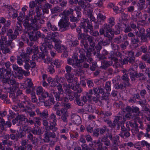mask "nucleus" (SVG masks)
Masks as SVG:
<instances>
[{"label": "nucleus", "instance_id": "1", "mask_svg": "<svg viewBox=\"0 0 150 150\" xmlns=\"http://www.w3.org/2000/svg\"><path fill=\"white\" fill-rule=\"evenodd\" d=\"M93 59L90 57L88 59L86 57L85 55L83 54H80L79 58H78V63L81 65L82 67H79V70L83 69L84 68H87L89 67V64L86 63V62L90 63L92 62Z\"/></svg>", "mask_w": 150, "mask_h": 150}, {"label": "nucleus", "instance_id": "2", "mask_svg": "<svg viewBox=\"0 0 150 150\" xmlns=\"http://www.w3.org/2000/svg\"><path fill=\"white\" fill-rule=\"evenodd\" d=\"M11 72L4 68H0V77L2 79L1 81L3 83H7L10 86L9 81L10 79Z\"/></svg>", "mask_w": 150, "mask_h": 150}, {"label": "nucleus", "instance_id": "3", "mask_svg": "<svg viewBox=\"0 0 150 150\" xmlns=\"http://www.w3.org/2000/svg\"><path fill=\"white\" fill-rule=\"evenodd\" d=\"M25 31V33L29 35V39L31 41H35L39 38H44L45 37V35L42 34L39 31L33 32V31Z\"/></svg>", "mask_w": 150, "mask_h": 150}, {"label": "nucleus", "instance_id": "4", "mask_svg": "<svg viewBox=\"0 0 150 150\" xmlns=\"http://www.w3.org/2000/svg\"><path fill=\"white\" fill-rule=\"evenodd\" d=\"M39 23H36L35 24H32L31 23L32 25L31 24L28 22V20H24L23 21V25L25 27V30H27L28 31H32L33 32H36L38 30L39 28Z\"/></svg>", "mask_w": 150, "mask_h": 150}, {"label": "nucleus", "instance_id": "5", "mask_svg": "<svg viewBox=\"0 0 150 150\" xmlns=\"http://www.w3.org/2000/svg\"><path fill=\"white\" fill-rule=\"evenodd\" d=\"M78 54L77 53H74L73 54L72 58H69L67 60V63L68 64L72 65L74 67H77L79 69V67H82L81 65L78 63Z\"/></svg>", "mask_w": 150, "mask_h": 150}, {"label": "nucleus", "instance_id": "6", "mask_svg": "<svg viewBox=\"0 0 150 150\" xmlns=\"http://www.w3.org/2000/svg\"><path fill=\"white\" fill-rule=\"evenodd\" d=\"M117 136V135L115 134H113L112 132L108 133V135H104L102 137L101 142L104 143V145L110 146L111 143L110 140L108 139V138L110 139V140H111L113 138Z\"/></svg>", "mask_w": 150, "mask_h": 150}, {"label": "nucleus", "instance_id": "7", "mask_svg": "<svg viewBox=\"0 0 150 150\" xmlns=\"http://www.w3.org/2000/svg\"><path fill=\"white\" fill-rule=\"evenodd\" d=\"M13 68L15 71V77L19 79H22L23 78V70L21 68L18 67L16 64H13Z\"/></svg>", "mask_w": 150, "mask_h": 150}, {"label": "nucleus", "instance_id": "8", "mask_svg": "<svg viewBox=\"0 0 150 150\" xmlns=\"http://www.w3.org/2000/svg\"><path fill=\"white\" fill-rule=\"evenodd\" d=\"M68 17L62 18L58 23V25L61 28H64L65 30H67L70 24V23L68 21Z\"/></svg>", "mask_w": 150, "mask_h": 150}, {"label": "nucleus", "instance_id": "9", "mask_svg": "<svg viewBox=\"0 0 150 150\" xmlns=\"http://www.w3.org/2000/svg\"><path fill=\"white\" fill-rule=\"evenodd\" d=\"M35 13V12L32 11H30L28 15L27 16L26 19L24 20H28V22H29V21L30 20L32 24L38 23V17L35 16H34V17H33V16L34 15Z\"/></svg>", "mask_w": 150, "mask_h": 150}, {"label": "nucleus", "instance_id": "10", "mask_svg": "<svg viewBox=\"0 0 150 150\" xmlns=\"http://www.w3.org/2000/svg\"><path fill=\"white\" fill-rule=\"evenodd\" d=\"M46 132L45 134L44 141L45 142H48L50 141V138L51 137L54 138L56 137V135L54 132L52 130V132H50V130H46Z\"/></svg>", "mask_w": 150, "mask_h": 150}, {"label": "nucleus", "instance_id": "11", "mask_svg": "<svg viewBox=\"0 0 150 150\" xmlns=\"http://www.w3.org/2000/svg\"><path fill=\"white\" fill-rule=\"evenodd\" d=\"M50 118L52 121L50 123V127H53L54 131H56L57 130V128L56 127L57 125L56 122L57 121L56 115L53 113H52L50 116Z\"/></svg>", "mask_w": 150, "mask_h": 150}, {"label": "nucleus", "instance_id": "12", "mask_svg": "<svg viewBox=\"0 0 150 150\" xmlns=\"http://www.w3.org/2000/svg\"><path fill=\"white\" fill-rule=\"evenodd\" d=\"M122 72L124 73V75L121 77L122 79L125 81L124 83L125 85L127 86H130L131 85L129 83V79L128 77L127 71L126 70H122Z\"/></svg>", "mask_w": 150, "mask_h": 150}, {"label": "nucleus", "instance_id": "13", "mask_svg": "<svg viewBox=\"0 0 150 150\" xmlns=\"http://www.w3.org/2000/svg\"><path fill=\"white\" fill-rule=\"evenodd\" d=\"M46 26V28L44 29V31L50 32L51 30L53 31L57 30V29L56 26L50 21L47 22Z\"/></svg>", "mask_w": 150, "mask_h": 150}, {"label": "nucleus", "instance_id": "14", "mask_svg": "<svg viewBox=\"0 0 150 150\" xmlns=\"http://www.w3.org/2000/svg\"><path fill=\"white\" fill-rule=\"evenodd\" d=\"M87 0H81L78 2V4L82 9L86 10L90 7V4Z\"/></svg>", "mask_w": 150, "mask_h": 150}, {"label": "nucleus", "instance_id": "15", "mask_svg": "<svg viewBox=\"0 0 150 150\" xmlns=\"http://www.w3.org/2000/svg\"><path fill=\"white\" fill-rule=\"evenodd\" d=\"M45 44L46 46L49 48L52 49L54 48V42L52 41L50 39V37L49 36H47L45 38H44Z\"/></svg>", "mask_w": 150, "mask_h": 150}, {"label": "nucleus", "instance_id": "16", "mask_svg": "<svg viewBox=\"0 0 150 150\" xmlns=\"http://www.w3.org/2000/svg\"><path fill=\"white\" fill-rule=\"evenodd\" d=\"M112 27L108 23H105L103 25L102 27L99 30V33L100 35H103L105 32L108 31L110 30L111 28Z\"/></svg>", "mask_w": 150, "mask_h": 150}, {"label": "nucleus", "instance_id": "17", "mask_svg": "<svg viewBox=\"0 0 150 150\" xmlns=\"http://www.w3.org/2000/svg\"><path fill=\"white\" fill-rule=\"evenodd\" d=\"M40 8H41V7H40V6H37L36 7L35 11L37 13V15L35 16H37L39 18L38 22H39L40 24H43L44 21L42 19L40 18V16L42 15V13L41 10V9H40Z\"/></svg>", "mask_w": 150, "mask_h": 150}, {"label": "nucleus", "instance_id": "18", "mask_svg": "<svg viewBox=\"0 0 150 150\" xmlns=\"http://www.w3.org/2000/svg\"><path fill=\"white\" fill-rule=\"evenodd\" d=\"M51 92L52 94H53L56 98V100L57 101H62V97L64 96V93H59L56 92L54 89H52Z\"/></svg>", "mask_w": 150, "mask_h": 150}, {"label": "nucleus", "instance_id": "19", "mask_svg": "<svg viewBox=\"0 0 150 150\" xmlns=\"http://www.w3.org/2000/svg\"><path fill=\"white\" fill-rule=\"evenodd\" d=\"M113 61L110 60L108 61L106 60H103L102 62V66L101 67L102 68L106 69L108 67L113 65Z\"/></svg>", "mask_w": 150, "mask_h": 150}, {"label": "nucleus", "instance_id": "20", "mask_svg": "<svg viewBox=\"0 0 150 150\" xmlns=\"http://www.w3.org/2000/svg\"><path fill=\"white\" fill-rule=\"evenodd\" d=\"M61 41L60 42L56 43L54 44L55 46L54 48L59 52H62V49H67V48L66 47L64 46L63 45L62 46L61 44Z\"/></svg>", "mask_w": 150, "mask_h": 150}, {"label": "nucleus", "instance_id": "21", "mask_svg": "<svg viewBox=\"0 0 150 150\" xmlns=\"http://www.w3.org/2000/svg\"><path fill=\"white\" fill-rule=\"evenodd\" d=\"M71 118L72 121L76 125H78L81 124V121L80 117L78 115L74 114H72Z\"/></svg>", "mask_w": 150, "mask_h": 150}, {"label": "nucleus", "instance_id": "22", "mask_svg": "<svg viewBox=\"0 0 150 150\" xmlns=\"http://www.w3.org/2000/svg\"><path fill=\"white\" fill-rule=\"evenodd\" d=\"M128 129L123 132H121L119 135L122 138H127L130 135L129 131L130 130L129 127H128Z\"/></svg>", "mask_w": 150, "mask_h": 150}, {"label": "nucleus", "instance_id": "23", "mask_svg": "<svg viewBox=\"0 0 150 150\" xmlns=\"http://www.w3.org/2000/svg\"><path fill=\"white\" fill-rule=\"evenodd\" d=\"M135 60V58L134 57H130L128 56L126 58H125L123 60V62L124 64H127L129 62L131 64L134 63Z\"/></svg>", "mask_w": 150, "mask_h": 150}, {"label": "nucleus", "instance_id": "24", "mask_svg": "<svg viewBox=\"0 0 150 150\" xmlns=\"http://www.w3.org/2000/svg\"><path fill=\"white\" fill-rule=\"evenodd\" d=\"M28 139L32 142L34 144L36 145L38 144V139L35 137H33V135L29 133L28 135Z\"/></svg>", "mask_w": 150, "mask_h": 150}, {"label": "nucleus", "instance_id": "25", "mask_svg": "<svg viewBox=\"0 0 150 150\" xmlns=\"http://www.w3.org/2000/svg\"><path fill=\"white\" fill-rule=\"evenodd\" d=\"M48 96V93L43 92L41 94V96L39 97V101L41 102H44L45 100L50 98V97H49Z\"/></svg>", "mask_w": 150, "mask_h": 150}, {"label": "nucleus", "instance_id": "26", "mask_svg": "<svg viewBox=\"0 0 150 150\" xmlns=\"http://www.w3.org/2000/svg\"><path fill=\"white\" fill-rule=\"evenodd\" d=\"M93 30V27L91 25L88 24L87 26L84 28V31L86 34L89 33L90 35Z\"/></svg>", "mask_w": 150, "mask_h": 150}, {"label": "nucleus", "instance_id": "27", "mask_svg": "<svg viewBox=\"0 0 150 150\" xmlns=\"http://www.w3.org/2000/svg\"><path fill=\"white\" fill-rule=\"evenodd\" d=\"M81 46H83L88 51V54L90 55L91 53L88 51L89 45L86 40L84 39H82L81 41Z\"/></svg>", "mask_w": 150, "mask_h": 150}, {"label": "nucleus", "instance_id": "28", "mask_svg": "<svg viewBox=\"0 0 150 150\" xmlns=\"http://www.w3.org/2000/svg\"><path fill=\"white\" fill-rule=\"evenodd\" d=\"M22 110L28 114L30 117H33L35 115V112L32 111V109L29 106L26 109H24Z\"/></svg>", "mask_w": 150, "mask_h": 150}, {"label": "nucleus", "instance_id": "29", "mask_svg": "<svg viewBox=\"0 0 150 150\" xmlns=\"http://www.w3.org/2000/svg\"><path fill=\"white\" fill-rule=\"evenodd\" d=\"M48 122L46 119H44L42 120V124L45 127V129L46 130H53V131L54 128L53 127H50V126H48Z\"/></svg>", "mask_w": 150, "mask_h": 150}, {"label": "nucleus", "instance_id": "30", "mask_svg": "<svg viewBox=\"0 0 150 150\" xmlns=\"http://www.w3.org/2000/svg\"><path fill=\"white\" fill-rule=\"evenodd\" d=\"M22 30V27L21 22H18L16 24V26L15 28L14 33L19 35V32L21 31Z\"/></svg>", "mask_w": 150, "mask_h": 150}, {"label": "nucleus", "instance_id": "31", "mask_svg": "<svg viewBox=\"0 0 150 150\" xmlns=\"http://www.w3.org/2000/svg\"><path fill=\"white\" fill-rule=\"evenodd\" d=\"M43 7L42 8V11L44 13H48L49 12L48 9L52 7V5L47 3H46L43 6Z\"/></svg>", "mask_w": 150, "mask_h": 150}, {"label": "nucleus", "instance_id": "32", "mask_svg": "<svg viewBox=\"0 0 150 150\" xmlns=\"http://www.w3.org/2000/svg\"><path fill=\"white\" fill-rule=\"evenodd\" d=\"M103 34H104L105 37L108 38V39H110V40H111L114 36L113 33L111 32L110 30L108 31H106V32H104Z\"/></svg>", "mask_w": 150, "mask_h": 150}, {"label": "nucleus", "instance_id": "33", "mask_svg": "<svg viewBox=\"0 0 150 150\" xmlns=\"http://www.w3.org/2000/svg\"><path fill=\"white\" fill-rule=\"evenodd\" d=\"M58 35V34L57 32H54V33H52V37L51 38L50 37V39L52 40V41L53 42H54V44L60 41L59 39H58L57 38H56L55 37H54Z\"/></svg>", "mask_w": 150, "mask_h": 150}, {"label": "nucleus", "instance_id": "34", "mask_svg": "<svg viewBox=\"0 0 150 150\" xmlns=\"http://www.w3.org/2000/svg\"><path fill=\"white\" fill-rule=\"evenodd\" d=\"M31 132L35 135H40L42 134L41 130L40 128L39 127L34 128L31 130Z\"/></svg>", "mask_w": 150, "mask_h": 150}, {"label": "nucleus", "instance_id": "35", "mask_svg": "<svg viewBox=\"0 0 150 150\" xmlns=\"http://www.w3.org/2000/svg\"><path fill=\"white\" fill-rule=\"evenodd\" d=\"M143 60L146 62L147 63L150 64V54H144L142 57Z\"/></svg>", "mask_w": 150, "mask_h": 150}, {"label": "nucleus", "instance_id": "36", "mask_svg": "<svg viewBox=\"0 0 150 150\" xmlns=\"http://www.w3.org/2000/svg\"><path fill=\"white\" fill-rule=\"evenodd\" d=\"M74 76L71 74H66L65 75V78L68 82L69 83H71L73 81Z\"/></svg>", "mask_w": 150, "mask_h": 150}, {"label": "nucleus", "instance_id": "37", "mask_svg": "<svg viewBox=\"0 0 150 150\" xmlns=\"http://www.w3.org/2000/svg\"><path fill=\"white\" fill-rule=\"evenodd\" d=\"M2 144H3L4 146L7 145V146H11L13 145V142L8 139L4 140L2 141Z\"/></svg>", "mask_w": 150, "mask_h": 150}, {"label": "nucleus", "instance_id": "38", "mask_svg": "<svg viewBox=\"0 0 150 150\" xmlns=\"http://www.w3.org/2000/svg\"><path fill=\"white\" fill-rule=\"evenodd\" d=\"M26 85L25 88H33V84L31 81V80L30 79H27L25 83Z\"/></svg>", "mask_w": 150, "mask_h": 150}, {"label": "nucleus", "instance_id": "39", "mask_svg": "<svg viewBox=\"0 0 150 150\" xmlns=\"http://www.w3.org/2000/svg\"><path fill=\"white\" fill-rule=\"evenodd\" d=\"M1 51L4 54H6L10 52L9 48L7 47V46L2 45H1Z\"/></svg>", "mask_w": 150, "mask_h": 150}, {"label": "nucleus", "instance_id": "40", "mask_svg": "<svg viewBox=\"0 0 150 150\" xmlns=\"http://www.w3.org/2000/svg\"><path fill=\"white\" fill-rule=\"evenodd\" d=\"M67 111V110L65 108H63L60 110H57L56 114L58 116H60Z\"/></svg>", "mask_w": 150, "mask_h": 150}, {"label": "nucleus", "instance_id": "41", "mask_svg": "<svg viewBox=\"0 0 150 150\" xmlns=\"http://www.w3.org/2000/svg\"><path fill=\"white\" fill-rule=\"evenodd\" d=\"M111 40L110 39H107L105 40H102L99 42L103 46H105L109 45L111 41Z\"/></svg>", "mask_w": 150, "mask_h": 150}, {"label": "nucleus", "instance_id": "42", "mask_svg": "<svg viewBox=\"0 0 150 150\" xmlns=\"http://www.w3.org/2000/svg\"><path fill=\"white\" fill-rule=\"evenodd\" d=\"M51 64L52 65H55L56 67L57 68H59L61 66L59 61L58 59H55L53 62H51Z\"/></svg>", "mask_w": 150, "mask_h": 150}, {"label": "nucleus", "instance_id": "43", "mask_svg": "<svg viewBox=\"0 0 150 150\" xmlns=\"http://www.w3.org/2000/svg\"><path fill=\"white\" fill-rule=\"evenodd\" d=\"M135 126L134 127L131 129L132 133L133 135H134L139 132V129L138 128V125L135 123Z\"/></svg>", "mask_w": 150, "mask_h": 150}, {"label": "nucleus", "instance_id": "44", "mask_svg": "<svg viewBox=\"0 0 150 150\" xmlns=\"http://www.w3.org/2000/svg\"><path fill=\"white\" fill-rule=\"evenodd\" d=\"M61 11L60 8L58 6L54 7L51 9V12L52 13H54L59 12Z\"/></svg>", "mask_w": 150, "mask_h": 150}, {"label": "nucleus", "instance_id": "45", "mask_svg": "<svg viewBox=\"0 0 150 150\" xmlns=\"http://www.w3.org/2000/svg\"><path fill=\"white\" fill-rule=\"evenodd\" d=\"M11 22L10 21L8 20L7 21H6L5 22L4 24V26L2 28V32L4 33L6 31L5 27H8L10 25Z\"/></svg>", "mask_w": 150, "mask_h": 150}, {"label": "nucleus", "instance_id": "46", "mask_svg": "<svg viewBox=\"0 0 150 150\" xmlns=\"http://www.w3.org/2000/svg\"><path fill=\"white\" fill-rule=\"evenodd\" d=\"M119 139V137L118 136H116L115 137L113 138L111 141H112L113 145H117L118 144V141Z\"/></svg>", "mask_w": 150, "mask_h": 150}, {"label": "nucleus", "instance_id": "47", "mask_svg": "<svg viewBox=\"0 0 150 150\" xmlns=\"http://www.w3.org/2000/svg\"><path fill=\"white\" fill-rule=\"evenodd\" d=\"M64 15V17H67V16L69 15H72L73 13V10L71 9L70 8L69 10L63 12Z\"/></svg>", "mask_w": 150, "mask_h": 150}, {"label": "nucleus", "instance_id": "48", "mask_svg": "<svg viewBox=\"0 0 150 150\" xmlns=\"http://www.w3.org/2000/svg\"><path fill=\"white\" fill-rule=\"evenodd\" d=\"M39 116L41 118L45 117L46 118L48 117V112L45 110L41 112Z\"/></svg>", "mask_w": 150, "mask_h": 150}, {"label": "nucleus", "instance_id": "49", "mask_svg": "<svg viewBox=\"0 0 150 150\" xmlns=\"http://www.w3.org/2000/svg\"><path fill=\"white\" fill-rule=\"evenodd\" d=\"M61 117V119L64 122L67 123V117L68 116V115L67 112L62 115Z\"/></svg>", "mask_w": 150, "mask_h": 150}, {"label": "nucleus", "instance_id": "50", "mask_svg": "<svg viewBox=\"0 0 150 150\" xmlns=\"http://www.w3.org/2000/svg\"><path fill=\"white\" fill-rule=\"evenodd\" d=\"M108 146H104L103 143H100L98 145V149L99 150H108Z\"/></svg>", "mask_w": 150, "mask_h": 150}, {"label": "nucleus", "instance_id": "51", "mask_svg": "<svg viewBox=\"0 0 150 150\" xmlns=\"http://www.w3.org/2000/svg\"><path fill=\"white\" fill-rule=\"evenodd\" d=\"M114 42L117 44H120L121 43L122 40V36L121 35H119L113 39Z\"/></svg>", "mask_w": 150, "mask_h": 150}, {"label": "nucleus", "instance_id": "52", "mask_svg": "<svg viewBox=\"0 0 150 150\" xmlns=\"http://www.w3.org/2000/svg\"><path fill=\"white\" fill-rule=\"evenodd\" d=\"M109 24L111 27H112L115 25V18L113 17H110L108 19Z\"/></svg>", "mask_w": 150, "mask_h": 150}, {"label": "nucleus", "instance_id": "53", "mask_svg": "<svg viewBox=\"0 0 150 150\" xmlns=\"http://www.w3.org/2000/svg\"><path fill=\"white\" fill-rule=\"evenodd\" d=\"M82 8L79 6H76L75 8V10L76 11V13L77 14V17H80L81 16V13L80 11L81 10Z\"/></svg>", "mask_w": 150, "mask_h": 150}, {"label": "nucleus", "instance_id": "54", "mask_svg": "<svg viewBox=\"0 0 150 150\" xmlns=\"http://www.w3.org/2000/svg\"><path fill=\"white\" fill-rule=\"evenodd\" d=\"M105 88L108 91H110L111 90V82L110 81L107 82L105 86Z\"/></svg>", "mask_w": 150, "mask_h": 150}, {"label": "nucleus", "instance_id": "55", "mask_svg": "<svg viewBox=\"0 0 150 150\" xmlns=\"http://www.w3.org/2000/svg\"><path fill=\"white\" fill-rule=\"evenodd\" d=\"M101 45L100 42L99 41L95 47H95V48L96 50L97 53L100 52V51L102 49V47Z\"/></svg>", "mask_w": 150, "mask_h": 150}, {"label": "nucleus", "instance_id": "56", "mask_svg": "<svg viewBox=\"0 0 150 150\" xmlns=\"http://www.w3.org/2000/svg\"><path fill=\"white\" fill-rule=\"evenodd\" d=\"M9 136L10 139L13 140H15L17 142L18 140L19 136H16L14 134H9Z\"/></svg>", "mask_w": 150, "mask_h": 150}, {"label": "nucleus", "instance_id": "57", "mask_svg": "<svg viewBox=\"0 0 150 150\" xmlns=\"http://www.w3.org/2000/svg\"><path fill=\"white\" fill-rule=\"evenodd\" d=\"M10 83L13 85V86L15 88L18 87V84L17 83L16 80L14 79H10L9 81Z\"/></svg>", "mask_w": 150, "mask_h": 150}, {"label": "nucleus", "instance_id": "58", "mask_svg": "<svg viewBox=\"0 0 150 150\" xmlns=\"http://www.w3.org/2000/svg\"><path fill=\"white\" fill-rule=\"evenodd\" d=\"M89 21L87 19H83V21L81 23V26L83 28H85L86 26V24L87 25L88 24Z\"/></svg>", "mask_w": 150, "mask_h": 150}, {"label": "nucleus", "instance_id": "59", "mask_svg": "<svg viewBox=\"0 0 150 150\" xmlns=\"http://www.w3.org/2000/svg\"><path fill=\"white\" fill-rule=\"evenodd\" d=\"M115 87L117 89H123L125 87V86L122 83H117L115 84Z\"/></svg>", "mask_w": 150, "mask_h": 150}, {"label": "nucleus", "instance_id": "60", "mask_svg": "<svg viewBox=\"0 0 150 150\" xmlns=\"http://www.w3.org/2000/svg\"><path fill=\"white\" fill-rule=\"evenodd\" d=\"M132 112L136 113L137 115H139L140 113L139 108L133 107H132Z\"/></svg>", "mask_w": 150, "mask_h": 150}, {"label": "nucleus", "instance_id": "61", "mask_svg": "<svg viewBox=\"0 0 150 150\" xmlns=\"http://www.w3.org/2000/svg\"><path fill=\"white\" fill-rule=\"evenodd\" d=\"M29 62V60H24V62L25 64L24 65V67L25 69L28 70L30 68V65L28 63Z\"/></svg>", "mask_w": 150, "mask_h": 150}, {"label": "nucleus", "instance_id": "62", "mask_svg": "<svg viewBox=\"0 0 150 150\" xmlns=\"http://www.w3.org/2000/svg\"><path fill=\"white\" fill-rule=\"evenodd\" d=\"M129 42L127 41H125L124 43L120 45V47L121 48L122 50L125 49L129 45Z\"/></svg>", "mask_w": 150, "mask_h": 150}, {"label": "nucleus", "instance_id": "63", "mask_svg": "<svg viewBox=\"0 0 150 150\" xmlns=\"http://www.w3.org/2000/svg\"><path fill=\"white\" fill-rule=\"evenodd\" d=\"M7 40V38L6 36L4 35H1L0 37V45H4V41Z\"/></svg>", "mask_w": 150, "mask_h": 150}, {"label": "nucleus", "instance_id": "64", "mask_svg": "<svg viewBox=\"0 0 150 150\" xmlns=\"http://www.w3.org/2000/svg\"><path fill=\"white\" fill-rule=\"evenodd\" d=\"M100 96L98 94H95L92 96V99L93 101L95 102L96 103H97L99 101Z\"/></svg>", "mask_w": 150, "mask_h": 150}]
</instances>
